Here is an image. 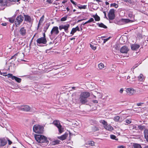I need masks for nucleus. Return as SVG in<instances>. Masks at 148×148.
Here are the masks:
<instances>
[{"label":"nucleus","instance_id":"41","mask_svg":"<svg viewBox=\"0 0 148 148\" xmlns=\"http://www.w3.org/2000/svg\"><path fill=\"white\" fill-rule=\"evenodd\" d=\"M126 123L127 124H130L131 123V121L130 119H126L125 120Z\"/></svg>","mask_w":148,"mask_h":148},{"label":"nucleus","instance_id":"24","mask_svg":"<svg viewBox=\"0 0 148 148\" xmlns=\"http://www.w3.org/2000/svg\"><path fill=\"white\" fill-rule=\"evenodd\" d=\"M97 25H99V27H103L104 28H107V27L106 26L104 25L103 23H98Z\"/></svg>","mask_w":148,"mask_h":148},{"label":"nucleus","instance_id":"36","mask_svg":"<svg viewBox=\"0 0 148 148\" xmlns=\"http://www.w3.org/2000/svg\"><path fill=\"white\" fill-rule=\"evenodd\" d=\"M97 93L98 95V97L99 98H102V93H101L98 92H97Z\"/></svg>","mask_w":148,"mask_h":148},{"label":"nucleus","instance_id":"21","mask_svg":"<svg viewBox=\"0 0 148 148\" xmlns=\"http://www.w3.org/2000/svg\"><path fill=\"white\" fill-rule=\"evenodd\" d=\"M12 79H15L16 81L18 83L21 82V78L17 77L14 76L13 77Z\"/></svg>","mask_w":148,"mask_h":148},{"label":"nucleus","instance_id":"11","mask_svg":"<svg viewBox=\"0 0 148 148\" xmlns=\"http://www.w3.org/2000/svg\"><path fill=\"white\" fill-rule=\"evenodd\" d=\"M129 49L126 46H123L121 48L120 51L122 53H127L129 51Z\"/></svg>","mask_w":148,"mask_h":148},{"label":"nucleus","instance_id":"49","mask_svg":"<svg viewBox=\"0 0 148 148\" xmlns=\"http://www.w3.org/2000/svg\"><path fill=\"white\" fill-rule=\"evenodd\" d=\"M63 26L64 25H62L59 26V28L60 30H61L62 29H63Z\"/></svg>","mask_w":148,"mask_h":148},{"label":"nucleus","instance_id":"17","mask_svg":"<svg viewBox=\"0 0 148 148\" xmlns=\"http://www.w3.org/2000/svg\"><path fill=\"white\" fill-rule=\"evenodd\" d=\"M140 46L137 44H133L131 45V48L132 50H136L139 48Z\"/></svg>","mask_w":148,"mask_h":148},{"label":"nucleus","instance_id":"38","mask_svg":"<svg viewBox=\"0 0 148 148\" xmlns=\"http://www.w3.org/2000/svg\"><path fill=\"white\" fill-rule=\"evenodd\" d=\"M128 16L131 18L132 19L134 18V15H133L132 13H130L128 14Z\"/></svg>","mask_w":148,"mask_h":148},{"label":"nucleus","instance_id":"1","mask_svg":"<svg viewBox=\"0 0 148 148\" xmlns=\"http://www.w3.org/2000/svg\"><path fill=\"white\" fill-rule=\"evenodd\" d=\"M90 92H82L79 95V100L80 102L82 104H84L88 102L87 99L90 96Z\"/></svg>","mask_w":148,"mask_h":148},{"label":"nucleus","instance_id":"45","mask_svg":"<svg viewBox=\"0 0 148 148\" xmlns=\"http://www.w3.org/2000/svg\"><path fill=\"white\" fill-rule=\"evenodd\" d=\"M67 19L66 17H64L61 19V21H66Z\"/></svg>","mask_w":148,"mask_h":148},{"label":"nucleus","instance_id":"35","mask_svg":"<svg viewBox=\"0 0 148 148\" xmlns=\"http://www.w3.org/2000/svg\"><path fill=\"white\" fill-rule=\"evenodd\" d=\"M9 21L11 23H13L14 22L15 20L14 18H9Z\"/></svg>","mask_w":148,"mask_h":148},{"label":"nucleus","instance_id":"52","mask_svg":"<svg viewBox=\"0 0 148 148\" xmlns=\"http://www.w3.org/2000/svg\"><path fill=\"white\" fill-rule=\"evenodd\" d=\"M92 102L95 103H97L98 101L97 100H93L92 101Z\"/></svg>","mask_w":148,"mask_h":148},{"label":"nucleus","instance_id":"8","mask_svg":"<svg viewBox=\"0 0 148 148\" xmlns=\"http://www.w3.org/2000/svg\"><path fill=\"white\" fill-rule=\"evenodd\" d=\"M59 32L58 30V27H54L52 29L51 32V35H57L58 34Z\"/></svg>","mask_w":148,"mask_h":148},{"label":"nucleus","instance_id":"61","mask_svg":"<svg viewBox=\"0 0 148 148\" xmlns=\"http://www.w3.org/2000/svg\"><path fill=\"white\" fill-rule=\"evenodd\" d=\"M119 47L118 46V45H117V46H116V49L117 50H119Z\"/></svg>","mask_w":148,"mask_h":148},{"label":"nucleus","instance_id":"25","mask_svg":"<svg viewBox=\"0 0 148 148\" xmlns=\"http://www.w3.org/2000/svg\"><path fill=\"white\" fill-rule=\"evenodd\" d=\"M49 26V24L48 23L46 24V25L44 27V31L45 33L46 32L47 30L48 29Z\"/></svg>","mask_w":148,"mask_h":148},{"label":"nucleus","instance_id":"33","mask_svg":"<svg viewBox=\"0 0 148 148\" xmlns=\"http://www.w3.org/2000/svg\"><path fill=\"white\" fill-rule=\"evenodd\" d=\"M138 128L140 130H143L145 128V126L142 125H140L138 126Z\"/></svg>","mask_w":148,"mask_h":148},{"label":"nucleus","instance_id":"34","mask_svg":"<svg viewBox=\"0 0 148 148\" xmlns=\"http://www.w3.org/2000/svg\"><path fill=\"white\" fill-rule=\"evenodd\" d=\"M110 138L116 140H118V139L117 138L116 139V136L113 135H111L110 136Z\"/></svg>","mask_w":148,"mask_h":148},{"label":"nucleus","instance_id":"59","mask_svg":"<svg viewBox=\"0 0 148 148\" xmlns=\"http://www.w3.org/2000/svg\"><path fill=\"white\" fill-rule=\"evenodd\" d=\"M103 13L104 14V16H105V17L106 18H107V19L108 18L107 17H106V12H103Z\"/></svg>","mask_w":148,"mask_h":148},{"label":"nucleus","instance_id":"40","mask_svg":"<svg viewBox=\"0 0 148 148\" xmlns=\"http://www.w3.org/2000/svg\"><path fill=\"white\" fill-rule=\"evenodd\" d=\"M123 1L128 3L131 4L132 3L131 0H123Z\"/></svg>","mask_w":148,"mask_h":148},{"label":"nucleus","instance_id":"3","mask_svg":"<svg viewBox=\"0 0 148 148\" xmlns=\"http://www.w3.org/2000/svg\"><path fill=\"white\" fill-rule=\"evenodd\" d=\"M44 128L43 126L39 125H35L33 127L34 132L36 133L42 134L43 132Z\"/></svg>","mask_w":148,"mask_h":148},{"label":"nucleus","instance_id":"48","mask_svg":"<svg viewBox=\"0 0 148 148\" xmlns=\"http://www.w3.org/2000/svg\"><path fill=\"white\" fill-rule=\"evenodd\" d=\"M124 90V89L123 88H121L119 91V92L121 94H122L123 93V92Z\"/></svg>","mask_w":148,"mask_h":148},{"label":"nucleus","instance_id":"9","mask_svg":"<svg viewBox=\"0 0 148 148\" xmlns=\"http://www.w3.org/2000/svg\"><path fill=\"white\" fill-rule=\"evenodd\" d=\"M126 91L129 95H132L136 92V90L132 88H128L126 89Z\"/></svg>","mask_w":148,"mask_h":148},{"label":"nucleus","instance_id":"54","mask_svg":"<svg viewBox=\"0 0 148 148\" xmlns=\"http://www.w3.org/2000/svg\"><path fill=\"white\" fill-rule=\"evenodd\" d=\"M71 2L74 5H76V3L75 2L73 1V0H70Z\"/></svg>","mask_w":148,"mask_h":148},{"label":"nucleus","instance_id":"18","mask_svg":"<svg viewBox=\"0 0 148 148\" xmlns=\"http://www.w3.org/2000/svg\"><path fill=\"white\" fill-rule=\"evenodd\" d=\"M7 2L5 0H0V6H3L6 5Z\"/></svg>","mask_w":148,"mask_h":148},{"label":"nucleus","instance_id":"39","mask_svg":"<svg viewBox=\"0 0 148 148\" xmlns=\"http://www.w3.org/2000/svg\"><path fill=\"white\" fill-rule=\"evenodd\" d=\"M78 8L80 9H85L86 8V5H84L80 6H78Z\"/></svg>","mask_w":148,"mask_h":148},{"label":"nucleus","instance_id":"13","mask_svg":"<svg viewBox=\"0 0 148 148\" xmlns=\"http://www.w3.org/2000/svg\"><path fill=\"white\" fill-rule=\"evenodd\" d=\"M20 34L23 36L25 35L26 33V30L25 28L22 27L19 30Z\"/></svg>","mask_w":148,"mask_h":148},{"label":"nucleus","instance_id":"6","mask_svg":"<svg viewBox=\"0 0 148 148\" xmlns=\"http://www.w3.org/2000/svg\"><path fill=\"white\" fill-rule=\"evenodd\" d=\"M114 12L115 10L114 9H111L110 10L108 14V18L110 20H112L115 17Z\"/></svg>","mask_w":148,"mask_h":148},{"label":"nucleus","instance_id":"42","mask_svg":"<svg viewBox=\"0 0 148 148\" xmlns=\"http://www.w3.org/2000/svg\"><path fill=\"white\" fill-rule=\"evenodd\" d=\"M111 6L114 7L115 8H117L118 7V5L115 3L112 4L111 5Z\"/></svg>","mask_w":148,"mask_h":148},{"label":"nucleus","instance_id":"53","mask_svg":"<svg viewBox=\"0 0 148 148\" xmlns=\"http://www.w3.org/2000/svg\"><path fill=\"white\" fill-rule=\"evenodd\" d=\"M47 2L49 3H51L52 2L51 0H47Z\"/></svg>","mask_w":148,"mask_h":148},{"label":"nucleus","instance_id":"2","mask_svg":"<svg viewBox=\"0 0 148 148\" xmlns=\"http://www.w3.org/2000/svg\"><path fill=\"white\" fill-rule=\"evenodd\" d=\"M35 138L36 141L40 143H47L48 142L46 137L42 135H36Z\"/></svg>","mask_w":148,"mask_h":148},{"label":"nucleus","instance_id":"7","mask_svg":"<svg viewBox=\"0 0 148 148\" xmlns=\"http://www.w3.org/2000/svg\"><path fill=\"white\" fill-rule=\"evenodd\" d=\"M36 42L37 43L39 44H46L47 42L46 38L44 37H41L38 38L36 40Z\"/></svg>","mask_w":148,"mask_h":148},{"label":"nucleus","instance_id":"51","mask_svg":"<svg viewBox=\"0 0 148 148\" xmlns=\"http://www.w3.org/2000/svg\"><path fill=\"white\" fill-rule=\"evenodd\" d=\"M90 20H88V21L85 22V23H84L83 25H85L87 23H90Z\"/></svg>","mask_w":148,"mask_h":148},{"label":"nucleus","instance_id":"15","mask_svg":"<svg viewBox=\"0 0 148 148\" xmlns=\"http://www.w3.org/2000/svg\"><path fill=\"white\" fill-rule=\"evenodd\" d=\"M77 31H79V29L78 26H77L75 28H73L70 34L71 35V36H72Z\"/></svg>","mask_w":148,"mask_h":148},{"label":"nucleus","instance_id":"19","mask_svg":"<svg viewBox=\"0 0 148 148\" xmlns=\"http://www.w3.org/2000/svg\"><path fill=\"white\" fill-rule=\"evenodd\" d=\"M145 137L147 141L148 142V130H145L144 131Z\"/></svg>","mask_w":148,"mask_h":148},{"label":"nucleus","instance_id":"30","mask_svg":"<svg viewBox=\"0 0 148 148\" xmlns=\"http://www.w3.org/2000/svg\"><path fill=\"white\" fill-rule=\"evenodd\" d=\"M93 17L95 18V20L96 21H98L100 20V18L99 16L97 15L94 16Z\"/></svg>","mask_w":148,"mask_h":148},{"label":"nucleus","instance_id":"58","mask_svg":"<svg viewBox=\"0 0 148 148\" xmlns=\"http://www.w3.org/2000/svg\"><path fill=\"white\" fill-rule=\"evenodd\" d=\"M75 68L77 70L79 69V67L77 66V65H76L75 66Z\"/></svg>","mask_w":148,"mask_h":148},{"label":"nucleus","instance_id":"63","mask_svg":"<svg viewBox=\"0 0 148 148\" xmlns=\"http://www.w3.org/2000/svg\"><path fill=\"white\" fill-rule=\"evenodd\" d=\"M105 4L106 5H108L109 4V3L107 1H106L105 2Z\"/></svg>","mask_w":148,"mask_h":148},{"label":"nucleus","instance_id":"10","mask_svg":"<svg viewBox=\"0 0 148 148\" xmlns=\"http://www.w3.org/2000/svg\"><path fill=\"white\" fill-rule=\"evenodd\" d=\"M18 108L20 110L26 111H29L30 109V107L27 105L19 106Z\"/></svg>","mask_w":148,"mask_h":148},{"label":"nucleus","instance_id":"29","mask_svg":"<svg viewBox=\"0 0 148 148\" xmlns=\"http://www.w3.org/2000/svg\"><path fill=\"white\" fill-rule=\"evenodd\" d=\"M3 75L5 76H7L8 78H11L12 79L13 78V77L14 76L12 74L10 73H8L7 75Z\"/></svg>","mask_w":148,"mask_h":148},{"label":"nucleus","instance_id":"4","mask_svg":"<svg viewBox=\"0 0 148 148\" xmlns=\"http://www.w3.org/2000/svg\"><path fill=\"white\" fill-rule=\"evenodd\" d=\"M24 17L21 15L18 16L15 20L14 23L17 27L19 26L24 19Z\"/></svg>","mask_w":148,"mask_h":148},{"label":"nucleus","instance_id":"55","mask_svg":"<svg viewBox=\"0 0 148 148\" xmlns=\"http://www.w3.org/2000/svg\"><path fill=\"white\" fill-rule=\"evenodd\" d=\"M8 141L9 145H10L12 143V142L11 141H10V140H8Z\"/></svg>","mask_w":148,"mask_h":148},{"label":"nucleus","instance_id":"16","mask_svg":"<svg viewBox=\"0 0 148 148\" xmlns=\"http://www.w3.org/2000/svg\"><path fill=\"white\" fill-rule=\"evenodd\" d=\"M104 127L106 130L110 131H112L113 130V127L109 124H108L105 126H104Z\"/></svg>","mask_w":148,"mask_h":148},{"label":"nucleus","instance_id":"23","mask_svg":"<svg viewBox=\"0 0 148 148\" xmlns=\"http://www.w3.org/2000/svg\"><path fill=\"white\" fill-rule=\"evenodd\" d=\"M67 136L66 134H64L58 137V138L61 140H63L65 139Z\"/></svg>","mask_w":148,"mask_h":148},{"label":"nucleus","instance_id":"44","mask_svg":"<svg viewBox=\"0 0 148 148\" xmlns=\"http://www.w3.org/2000/svg\"><path fill=\"white\" fill-rule=\"evenodd\" d=\"M91 48L93 50H95L96 49V47L94 45H92L91 44L90 45Z\"/></svg>","mask_w":148,"mask_h":148},{"label":"nucleus","instance_id":"14","mask_svg":"<svg viewBox=\"0 0 148 148\" xmlns=\"http://www.w3.org/2000/svg\"><path fill=\"white\" fill-rule=\"evenodd\" d=\"M7 143V140L4 138L0 139V146H3Z\"/></svg>","mask_w":148,"mask_h":148},{"label":"nucleus","instance_id":"37","mask_svg":"<svg viewBox=\"0 0 148 148\" xmlns=\"http://www.w3.org/2000/svg\"><path fill=\"white\" fill-rule=\"evenodd\" d=\"M44 16L43 15L42 16V17L40 19L39 21V24H41L42 23V21L44 19Z\"/></svg>","mask_w":148,"mask_h":148},{"label":"nucleus","instance_id":"31","mask_svg":"<svg viewBox=\"0 0 148 148\" xmlns=\"http://www.w3.org/2000/svg\"><path fill=\"white\" fill-rule=\"evenodd\" d=\"M69 26V25L68 24H67L66 25H64L63 29H64V30H66V29H68Z\"/></svg>","mask_w":148,"mask_h":148},{"label":"nucleus","instance_id":"5","mask_svg":"<svg viewBox=\"0 0 148 148\" xmlns=\"http://www.w3.org/2000/svg\"><path fill=\"white\" fill-rule=\"evenodd\" d=\"M53 124L55 126L57 127L58 129V131L60 133H61L63 132V128L60 125L59 121L58 120L54 121L53 122Z\"/></svg>","mask_w":148,"mask_h":148},{"label":"nucleus","instance_id":"64","mask_svg":"<svg viewBox=\"0 0 148 148\" xmlns=\"http://www.w3.org/2000/svg\"><path fill=\"white\" fill-rule=\"evenodd\" d=\"M64 31L66 33H68V29H66V30H65Z\"/></svg>","mask_w":148,"mask_h":148},{"label":"nucleus","instance_id":"57","mask_svg":"<svg viewBox=\"0 0 148 148\" xmlns=\"http://www.w3.org/2000/svg\"><path fill=\"white\" fill-rule=\"evenodd\" d=\"M15 55H14V56H12V57L10 58V59H16V58L15 57Z\"/></svg>","mask_w":148,"mask_h":148},{"label":"nucleus","instance_id":"22","mask_svg":"<svg viewBox=\"0 0 148 148\" xmlns=\"http://www.w3.org/2000/svg\"><path fill=\"white\" fill-rule=\"evenodd\" d=\"M138 79L139 81H143L144 79V77L143 74H140L138 77Z\"/></svg>","mask_w":148,"mask_h":148},{"label":"nucleus","instance_id":"28","mask_svg":"<svg viewBox=\"0 0 148 148\" xmlns=\"http://www.w3.org/2000/svg\"><path fill=\"white\" fill-rule=\"evenodd\" d=\"M120 118V117L119 116H116L114 117L113 119L115 121L118 122L119 121Z\"/></svg>","mask_w":148,"mask_h":148},{"label":"nucleus","instance_id":"56","mask_svg":"<svg viewBox=\"0 0 148 148\" xmlns=\"http://www.w3.org/2000/svg\"><path fill=\"white\" fill-rule=\"evenodd\" d=\"M89 20H90V21L91 22L94 21L93 18H90Z\"/></svg>","mask_w":148,"mask_h":148},{"label":"nucleus","instance_id":"46","mask_svg":"<svg viewBox=\"0 0 148 148\" xmlns=\"http://www.w3.org/2000/svg\"><path fill=\"white\" fill-rule=\"evenodd\" d=\"M144 103H139L136 104V105L138 106H142V105Z\"/></svg>","mask_w":148,"mask_h":148},{"label":"nucleus","instance_id":"20","mask_svg":"<svg viewBox=\"0 0 148 148\" xmlns=\"http://www.w3.org/2000/svg\"><path fill=\"white\" fill-rule=\"evenodd\" d=\"M133 146L134 148H142L140 144L135 143H133Z\"/></svg>","mask_w":148,"mask_h":148},{"label":"nucleus","instance_id":"32","mask_svg":"<svg viewBox=\"0 0 148 148\" xmlns=\"http://www.w3.org/2000/svg\"><path fill=\"white\" fill-rule=\"evenodd\" d=\"M100 123H102L103 125L104 126H105L106 125L108 124L104 120L101 121H100Z\"/></svg>","mask_w":148,"mask_h":148},{"label":"nucleus","instance_id":"47","mask_svg":"<svg viewBox=\"0 0 148 148\" xmlns=\"http://www.w3.org/2000/svg\"><path fill=\"white\" fill-rule=\"evenodd\" d=\"M88 144L90 145H91L92 146L94 144V142L92 141H91L90 142H89Z\"/></svg>","mask_w":148,"mask_h":148},{"label":"nucleus","instance_id":"60","mask_svg":"<svg viewBox=\"0 0 148 148\" xmlns=\"http://www.w3.org/2000/svg\"><path fill=\"white\" fill-rule=\"evenodd\" d=\"M58 140H56L54 142V143H55V144H58Z\"/></svg>","mask_w":148,"mask_h":148},{"label":"nucleus","instance_id":"43","mask_svg":"<svg viewBox=\"0 0 148 148\" xmlns=\"http://www.w3.org/2000/svg\"><path fill=\"white\" fill-rule=\"evenodd\" d=\"M110 37H109L107 38L104 39L103 43H105L107 41H108L110 39Z\"/></svg>","mask_w":148,"mask_h":148},{"label":"nucleus","instance_id":"50","mask_svg":"<svg viewBox=\"0 0 148 148\" xmlns=\"http://www.w3.org/2000/svg\"><path fill=\"white\" fill-rule=\"evenodd\" d=\"M117 148H125V147L123 145H120L118 146Z\"/></svg>","mask_w":148,"mask_h":148},{"label":"nucleus","instance_id":"27","mask_svg":"<svg viewBox=\"0 0 148 148\" xmlns=\"http://www.w3.org/2000/svg\"><path fill=\"white\" fill-rule=\"evenodd\" d=\"M104 67V65L102 63H101L98 64V67L100 69H103Z\"/></svg>","mask_w":148,"mask_h":148},{"label":"nucleus","instance_id":"26","mask_svg":"<svg viewBox=\"0 0 148 148\" xmlns=\"http://www.w3.org/2000/svg\"><path fill=\"white\" fill-rule=\"evenodd\" d=\"M122 21L123 22H124L126 23H128L130 22H133V21H132L131 20H129L128 19H122Z\"/></svg>","mask_w":148,"mask_h":148},{"label":"nucleus","instance_id":"62","mask_svg":"<svg viewBox=\"0 0 148 148\" xmlns=\"http://www.w3.org/2000/svg\"><path fill=\"white\" fill-rule=\"evenodd\" d=\"M2 25L4 26H6L7 24L5 23H3L2 24Z\"/></svg>","mask_w":148,"mask_h":148},{"label":"nucleus","instance_id":"12","mask_svg":"<svg viewBox=\"0 0 148 148\" xmlns=\"http://www.w3.org/2000/svg\"><path fill=\"white\" fill-rule=\"evenodd\" d=\"M24 21L28 23H31L32 21L31 17L28 15H24Z\"/></svg>","mask_w":148,"mask_h":148}]
</instances>
